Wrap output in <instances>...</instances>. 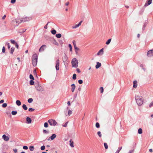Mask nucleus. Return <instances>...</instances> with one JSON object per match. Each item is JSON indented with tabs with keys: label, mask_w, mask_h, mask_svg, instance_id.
Listing matches in <instances>:
<instances>
[{
	"label": "nucleus",
	"mask_w": 153,
	"mask_h": 153,
	"mask_svg": "<svg viewBox=\"0 0 153 153\" xmlns=\"http://www.w3.org/2000/svg\"><path fill=\"white\" fill-rule=\"evenodd\" d=\"M48 122L51 126H55L57 122L55 120L50 119L48 120Z\"/></svg>",
	"instance_id": "nucleus-5"
},
{
	"label": "nucleus",
	"mask_w": 153,
	"mask_h": 153,
	"mask_svg": "<svg viewBox=\"0 0 153 153\" xmlns=\"http://www.w3.org/2000/svg\"><path fill=\"white\" fill-rule=\"evenodd\" d=\"M34 80H30V85H33L34 84L35 85L34 82L33 81Z\"/></svg>",
	"instance_id": "nucleus-30"
},
{
	"label": "nucleus",
	"mask_w": 153,
	"mask_h": 153,
	"mask_svg": "<svg viewBox=\"0 0 153 153\" xmlns=\"http://www.w3.org/2000/svg\"><path fill=\"white\" fill-rule=\"evenodd\" d=\"M2 138L6 141H8L9 139V137L5 134H3L2 135Z\"/></svg>",
	"instance_id": "nucleus-11"
},
{
	"label": "nucleus",
	"mask_w": 153,
	"mask_h": 153,
	"mask_svg": "<svg viewBox=\"0 0 153 153\" xmlns=\"http://www.w3.org/2000/svg\"><path fill=\"white\" fill-rule=\"evenodd\" d=\"M152 0H147L144 4V6L146 7L150 4L152 2Z\"/></svg>",
	"instance_id": "nucleus-10"
},
{
	"label": "nucleus",
	"mask_w": 153,
	"mask_h": 153,
	"mask_svg": "<svg viewBox=\"0 0 153 153\" xmlns=\"http://www.w3.org/2000/svg\"><path fill=\"white\" fill-rule=\"evenodd\" d=\"M72 43L74 45L75 50H79V48H78L76 46V41L75 40H73L72 42Z\"/></svg>",
	"instance_id": "nucleus-13"
},
{
	"label": "nucleus",
	"mask_w": 153,
	"mask_h": 153,
	"mask_svg": "<svg viewBox=\"0 0 153 153\" xmlns=\"http://www.w3.org/2000/svg\"><path fill=\"white\" fill-rule=\"evenodd\" d=\"M33 73L34 75L36 74V75H37L36 71V69H35L34 70V71H33Z\"/></svg>",
	"instance_id": "nucleus-62"
},
{
	"label": "nucleus",
	"mask_w": 153,
	"mask_h": 153,
	"mask_svg": "<svg viewBox=\"0 0 153 153\" xmlns=\"http://www.w3.org/2000/svg\"><path fill=\"white\" fill-rule=\"evenodd\" d=\"M51 31V33L53 35L55 34L56 33V30L53 28H52Z\"/></svg>",
	"instance_id": "nucleus-21"
},
{
	"label": "nucleus",
	"mask_w": 153,
	"mask_h": 153,
	"mask_svg": "<svg viewBox=\"0 0 153 153\" xmlns=\"http://www.w3.org/2000/svg\"><path fill=\"white\" fill-rule=\"evenodd\" d=\"M6 44L7 45V48L8 49H9L10 48V44L9 43H7Z\"/></svg>",
	"instance_id": "nucleus-57"
},
{
	"label": "nucleus",
	"mask_w": 153,
	"mask_h": 153,
	"mask_svg": "<svg viewBox=\"0 0 153 153\" xmlns=\"http://www.w3.org/2000/svg\"><path fill=\"white\" fill-rule=\"evenodd\" d=\"M50 23L49 22H48L47 23L45 26L44 28L45 29H47L48 28L47 26L48 25V24Z\"/></svg>",
	"instance_id": "nucleus-54"
},
{
	"label": "nucleus",
	"mask_w": 153,
	"mask_h": 153,
	"mask_svg": "<svg viewBox=\"0 0 153 153\" xmlns=\"http://www.w3.org/2000/svg\"><path fill=\"white\" fill-rule=\"evenodd\" d=\"M10 41L11 43L13 44H15L16 43L15 41L13 39H11L10 40Z\"/></svg>",
	"instance_id": "nucleus-36"
},
{
	"label": "nucleus",
	"mask_w": 153,
	"mask_h": 153,
	"mask_svg": "<svg viewBox=\"0 0 153 153\" xmlns=\"http://www.w3.org/2000/svg\"><path fill=\"white\" fill-rule=\"evenodd\" d=\"M35 110L34 109L30 108L28 109V111L30 112H33Z\"/></svg>",
	"instance_id": "nucleus-44"
},
{
	"label": "nucleus",
	"mask_w": 153,
	"mask_h": 153,
	"mask_svg": "<svg viewBox=\"0 0 153 153\" xmlns=\"http://www.w3.org/2000/svg\"><path fill=\"white\" fill-rule=\"evenodd\" d=\"M16 104L18 106H20L21 104V102L19 100H17L16 101Z\"/></svg>",
	"instance_id": "nucleus-22"
},
{
	"label": "nucleus",
	"mask_w": 153,
	"mask_h": 153,
	"mask_svg": "<svg viewBox=\"0 0 153 153\" xmlns=\"http://www.w3.org/2000/svg\"><path fill=\"white\" fill-rule=\"evenodd\" d=\"M59 59H57L56 62L55 68L56 71L59 70Z\"/></svg>",
	"instance_id": "nucleus-8"
},
{
	"label": "nucleus",
	"mask_w": 153,
	"mask_h": 153,
	"mask_svg": "<svg viewBox=\"0 0 153 153\" xmlns=\"http://www.w3.org/2000/svg\"><path fill=\"white\" fill-rule=\"evenodd\" d=\"M138 133L139 134H142L143 133V130H142V128H139L138 129Z\"/></svg>",
	"instance_id": "nucleus-28"
},
{
	"label": "nucleus",
	"mask_w": 153,
	"mask_h": 153,
	"mask_svg": "<svg viewBox=\"0 0 153 153\" xmlns=\"http://www.w3.org/2000/svg\"><path fill=\"white\" fill-rule=\"evenodd\" d=\"M7 106V104L6 103H3L2 105V107L3 108H6Z\"/></svg>",
	"instance_id": "nucleus-42"
},
{
	"label": "nucleus",
	"mask_w": 153,
	"mask_h": 153,
	"mask_svg": "<svg viewBox=\"0 0 153 153\" xmlns=\"http://www.w3.org/2000/svg\"><path fill=\"white\" fill-rule=\"evenodd\" d=\"M35 86L38 91H42L44 90L43 88L41 85V84L39 82H37L35 83Z\"/></svg>",
	"instance_id": "nucleus-3"
},
{
	"label": "nucleus",
	"mask_w": 153,
	"mask_h": 153,
	"mask_svg": "<svg viewBox=\"0 0 153 153\" xmlns=\"http://www.w3.org/2000/svg\"><path fill=\"white\" fill-rule=\"evenodd\" d=\"M97 134L98 136L100 137H102V134L101 133V132L100 131H98L97 132Z\"/></svg>",
	"instance_id": "nucleus-40"
},
{
	"label": "nucleus",
	"mask_w": 153,
	"mask_h": 153,
	"mask_svg": "<svg viewBox=\"0 0 153 153\" xmlns=\"http://www.w3.org/2000/svg\"><path fill=\"white\" fill-rule=\"evenodd\" d=\"M122 148V146H121L120 147H119L118 149L117 150L116 152H115V153H119L120 151L121 150Z\"/></svg>",
	"instance_id": "nucleus-23"
},
{
	"label": "nucleus",
	"mask_w": 153,
	"mask_h": 153,
	"mask_svg": "<svg viewBox=\"0 0 153 153\" xmlns=\"http://www.w3.org/2000/svg\"><path fill=\"white\" fill-rule=\"evenodd\" d=\"M95 126L97 128H99L100 127V125L99 123L97 122L95 124Z\"/></svg>",
	"instance_id": "nucleus-33"
},
{
	"label": "nucleus",
	"mask_w": 153,
	"mask_h": 153,
	"mask_svg": "<svg viewBox=\"0 0 153 153\" xmlns=\"http://www.w3.org/2000/svg\"><path fill=\"white\" fill-rule=\"evenodd\" d=\"M101 64L99 62H97V65L95 66V68L96 69H98L101 66Z\"/></svg>",
	"instance_id": "nucleus-18"
},
{
	"label": "nucleus",
	"mask_w": 153,
	"mask_h": 153,
	"mask_svg": "<svg viewBox=\"0 0 153 153\" xmlns=\"http://www.w3.org/2000/svg\"><path fill=\"white\" fill-rule=\"evenodd\" d=\"M68 47L70 48V51L71 52H72V48L71 45V44H68Z\"/></svg>",
	"instance_id": "nucleus-29"
},
{
	"label": "nucleus",
	"mask_w": 153,
	"mask_h": 153,
	"mask_svg": "<svg viewBox=\"0 0 153 153\" xmlns=\"http://www.w3.org/2000/svg\"><path fill=\"white\" fill-rule=\"evenodd\" d=\"M69 142L70 146L72 147H74V142L71 139L69 141Z\"/></svg>",
	"instance_id": "nucleus-19"
},
{
	"label": "nucleus",
	"mask_w": 153,
	"mask_h": 153,
	"mask_svg": "<svg viewBox=\"0 0 153 153\" xmlns=\"http://www.w3.org/2000/svg\"><path fill=\"white\" fill-rule=\"evenodd\" d=\"M6 51L5 48L4 46H3L2 49V52L3 53H5Z\"/></svg>",
	"instance_id": "nucleus-46"
},
{
	"label": "nucleus",
	"mask_w": 153,
	"mask_h": 153,
	"mask_svg": "<svg viewBox=\"0 0 153 153\" xmlns=\"http://www.w3.org/2000/svg\"><path fill=\"white\" fill-rule=\"evenodd\" d=\"M62 35L60 33H58L56 35V36L58 38H59L61 37Z\"/></svg>",
	"instance_id": "nucleus-31"
},
{
	"label": "nucleus",
	"mask_w": 153,
	"mask_h": 153,
	"mask_svg": "<svg viewBox=\"0 0 153 153\" xmlns=\"http://www.w3.org/2000/svg\"><path fill=\"white\" fill-rule=\"evenodd\" d=\"M135 99L137 104L139 106L141 105L143 102V99L142 96L137 95L135 97Z\"/></svg>",
	"instance_id": "nucleus-1"
},
{
	"label": "nucleus",
	"mask_w": 153,
	"mask_h": 153,
	"mask_svg": "<svg viewBox=\"0 0 153 153\" xmlns=\"http://www.w3.org/2000/svg\"><path fill=\"white\" fill-rule=\"evenodd\" d=\"M104 49L102 48L100 49L97 53V55H102L103 54Z\"/></svg>",
	"instance_id": "nucleus-16"
},
{
	"label": "nucleus",
	"mask_w": 153,
	"mask_h": 153,
	"mask_svg": "<svg viewBox=\"0 0 153 153\" xmlns=\"http://www.w3.org/2000/svg\"><path fill=\"white\" fill-rule=\"evenodd\" d=\"M45 149V146L44 145H43V146H42L40 148V149L42 150H44Z\"/></svg>",
	"instance_id": "nucleus-45"
},
{
	"label": "nucleus",
	"mask_w": 153,
	"mask_h": 153,
	"mask_svg": "<svg viewBox=\"0 0 153 153\" xmlns=\"http://www.w3.org/2000/svg\"><path fill=\"white\" fill-rule=\"evenodd\" d=\"M22 107L23 109L25 110H26L27 109V108L25 104H23L22 105Z\"/></svg>",
	"instance_id": "nucleus-25"
},
{
	"label": "nucleus",
	"mask_w": 153,
	"mask_h": 153,
	"mask_svg": "<svg viewBox=\"0 0 153 153\" xmlns=\"http://www.w3.org/2000/svg\"><path fill=\"white\" fill-rule=\"evenodd\" d=\"M147 56L148 57H150L153 56V49H152L148 51L147 53Z\"/></svg>",
	"instance_id": "nucleus-9"
},
{
	"label": "nucleus",
	"mask_w": 153,
	"mask_h": 153,
	"mask_svg": "<svg viewBox=\"0 0 153 153\" xmlns=\"http://www.w3.org/2000/svg\"><path fill=\"white\" fill-rule=\"evenodd\" d=\"M72 111L70 110H69L68 111V114L69 115H70L72 114Z\"/></svg>",
	"instance_id": "nucleus-52"
},
{
	"label": "nucleus",
	"mask_w": 153,
	"mask_h": 153,
	"mask_svg": "<svg viewBox=\"0 0 153 153\" xmlns=\"http://www.w3.org/2000/svg\"><path fill=\"white\" fill-rule=\"evenodd\" d=\"M43 132L44 134H48L49 133V131L46 130L44 129L43 130Z\"/></svg>",
	"instance_id": "nucleus-43"
},
{
	"label": "nucleus",
	"mask_w": 153,
	"mask_h": 153,
	"mask_svg": "<svg viewBox=\"0 0 153 153\" xmlns=\"http://www.w3.org/2000/svg\"><path fill=\"white\" fill-rule=\"evenodd\" d=\"M71 63L72 67L76 68L78 66V62L76 58H73Z\"/></svg>",
	"instance_id": "nucleus-4"
},
{
	"label": "nucleus",
	"mask_w": 153,
	"mask_h": 153,
	"mask_svg": "<svg viewBox=\"0 0 153 153\" xmlns=\"http://www.w3.org/2000/svg\"><path fill=\"white\" fill-rule=\"evenodd\" d=\"M68 59L67 56L65 53V55L62 58V60L65 66L68 65V63L66 62Z\"/></svg>",
	"instance_id": "nucleus-7"
},
{
	"label": "nucleus",
	"mask_w": 153,
	"mask_h": 153,
	"mask_svg": "<svg viewBox=\"0 0 153 153\" xmlns=\"http://www.w3.org/2000/svg\"><path fill=\"white\" fill-rule=\"evenodd\" d=\"M76 70L78 73H80L81 72V71L79 68H77Z\"/></svg>",
	"instance_id": "nucleus-63"
},
{
	"label": "nucleus",
	"mask_w": 153,
	"mask_h": 153,
	"mask_svg": "<svg viewBox=\"0 0 153 153\" xmlns=\"http://www.w3.org/2000/svg\"><path fill=\"white\" fill-rule=\"evenodd\" d=\"M68 123V122H66L64 125H62V126L64 127H66L67 126Z\"/></svg>",
	"instance_id": "nucleus-55"
},
{
	"label": "nucleus",
	"mask_w": 153,
	"mask_h": 153,
	"mask_svg": "<svg viewBox=\"0 0 153 153\" xmlns=\"http://www.w3.org/2000/svg\"><path fill=\"white\" fill-rule=\"evenodd\" d=\"M33 100L32 98H29L27 100L28 102L29 103H31Z\"/></svg>",
	"instance_id": "nucleus-35"
},
{
	"label": "nucleus",
	"mask_w": 153,
	"mask_h": 153,
	"mask_svg": "<svg viewBox=\"0 0 153 153\" xmlns=\"http://www.w3.org/2000/svg\"><path fill=\"white\" fill-rule=\"evenodd\" d=\"M76 75L75 74H73V76H72V79L74 80H75L76 79Z\"/></svg>",
	"instance_id": "nucleus-38"
},
{
	"label": "nucleus",
	"mask_w": 153,
	"mask_h": 153,
	"mask_svg": "<svg viewBox=\"0 0 153 153\" xmlns=\"http://www.w3.org/2000/svg\"><path fill=\"white\" fill-rule=\"evenodd\" d=\"M16 1V0H11V3L12 4H14L15 3Z\"/></svg>",
	"instance_id": "nucleus-59"
},
{
	"label": "nucleus",
	"mask_w": 153,
	"mask_h": 153,
	"mask_svg": "<svg viewBox=\"0 0 153 153\" xmlns=\"http://www.w3.org/2000/svg\"><path fill=\"white\" fill-rule=\"evenodd\" d=\"M71 90L72 92H73L76 88V86L75 84H73L71 85Z\"/></svg>",
	"instance_id": "nucleus-15"
},
{
	"label": "nucleus",
	"mask_w": 153,
	"mask_h": 153,
	"mask_svg": "<svg viewBox=\"0 0 153 153\" xmlns=\"http://www.w3.org/2000/svg\"><path fill=\"white\" fill-rule=\"evenodd\" d=\"M22 19L20 20V23L22 22H25L26 21H28L31 19V17H26L25 18H22Z\"/></svg>",
	"instance_id": "nucleus-6"
},
{
	"label": "nucleus",
	"mask_w": 153,
	"mask_h": 153,
	"mask_svg": "<svg viewBox=\"0 0 153 153\" xmlns=\"http://www.w3.org/2000/svg\"><path fill=\"white\" fill-rule=\"evenodd\" d=\"M45 47H46V45H42L40 47V48L39 49V52H41L42 51H44V49H45L44 48Z\"/></svg>",
	"instance_id": "nucleus-14"
},
{
	"label": "nucleus",
	"mask_w": 153,
	"mask_h": 153,
	"mask_svg": "<svg viewBox=\"0 0 153 153\" xmlns=\"http://www.w3.org/2000/svg\"><path fill=\"white\" fill-rule=\"evenodd\" d=\"M100 90L101 93H102L104 91V89L103 87H101L100 88Z\"/></svg>",
	"instance_id": "nucleus-47"
},
{
	"label": "nucleus",
	"mask_w": 153,
	"mask_h": 153,
	"mask_svg": "<svg viewBox=\"0 0 153 153\" xmlns=\"http://www.w3.org/2000/svg\"><path fill=\"white\" fill-rule=\"evenodd\" d=\"M149 107H151L152 106H153V101L149 105Z\"/></svg>",
	"instance_id": "nucleus-56"
},
{
	"label": "nucleus",
	"mask_w": 153,
	"mask_h": 153,
	"mask_svg": "<svg viewBox=\"0 0 153 153\" xmlns=\"http://www.w3.org/2000/svg\"><path fill=\"white\" fill-rule=\"evenodd\" d=\"M56 137V135L55 134H53L50 137V138H51V140H53Z\"/></svg>",
	"instance_id": "nucleus-17"
},
{
	"label": "nucleus",
	"mask_w": 153,
	"mask_h": 153,
	"mask_svg": "<svg viewBox=\"0 0 153 153\" xmlns=\"http://www.w3.org/2000/svg\"><path fill=\"white\" fill-rule=\"evenodd\" d=\"M134 150H131L129 151V152L128 153H133L134 152Z\"/></svg>",
	"instance_id": "nucleus-64"
},
{
	"label": "nucleus",
	"mask_w": 153,
	"mask_h": 153,
	"mask_svg": "<svg viewBox=\"0 0 153 153\" xmlns=\"http://www.w3.org/2000/svg\"><path fill=\"white\" fill-rule=\"evenodd\" d=\"M26 30V29H23L22 30L20 31L19 33H23L25 32Z\"/></svg>",
	"instance_id": "nucleus-34"
},
{
	"label": "nucleus",
	"mask_w": 153,
	"mask_h": 153,
	"mask_svg": "<svg viewBox=\"0 0 153 153\" xmlns=\"http://www.w3.org/2000/svg\"><path fill=\"white\" fill-rule=\"evenodd\" d=\"M11 114L13 115H16L17 114V111H12L11 112Z\"/></svg>",
	"instance_id": "nucleus-32"
},
{
	"label": "nucleus",
	"mask_w": 153,
	"mask_h": 153,
	"mask_svg": "<svg viewBox=\"0 0 153 153\" xmlns=\"http://www.w3.org/2000/svg\"><path fill=\"white\" fill-rule=\"evenodd\" d=\"M15 50V48L14 47H12L10 49V53L12 54L13 53V52Z\"/></svg>",
	"instance_id": "nucleus-24"
},
{
	"label": "nucleus",
	"mask_w": 153,
	"mask_h": 153,
	"mask_svg": "<svg viewBox=\"0 0 153 153\" xmlns=\"http://www.w3.org/2000/svg\"><path fill=\"white\" fill-rule=\"evenodd\" d=\"M78 82L79 84H82V83H83V81L82 80V79H79V80L78 81Z\"/></svg>",
	"instance_id": "nucleus-51"
},
{
	"label": "nucleus",
	"mask_w": 153,
	"mask_h": 153,
	"mask_svg": "<svg viewBox=\"0 0 153 153\" xmlns=\"http://www.w3.org/2000/svg\"><path fill=\"white\" fill-rule=\"evenodd\" d=\"M104 147L105 149H107L108 148V146L107 145V144L106 143H104Z\"/></svg>",
	"instance_id": "nucleus-39"
},
{
	"label": "nucleus",
	"mask_w": 153,
	"mask_h": 153,
	"mask_svg": "<svg viewBox=\"0 0 153 153\" xmlns=\"http://www.w3.org/2000/svg\"><path fill=\"white\" fill-rule=\"evenodd\" d=\"M148 23V21L147 20H146L144 22V23H143V25H145L146 26Z\"/></svg>",
	"instance_id": "nucleus-50"
},
{
	"label": "nucleus",
	"mask_w": 153,
	"mask_h": 153,
	"mask_svg": "<svg viewBox=\"0 0 153 153\" xmlns=\"http://www.w3.org/2000/svg\"><path fill=\"white\" fill-rule=\"evenodd\" d=\"M29 78L31 79V80H34V78L33 76V75L31 74H30V75Z\"/></svg>",
	"instance_id": "nucleus-37"
},
{
	"label": "nucleus",
	"mask_w": 153,
	"mask_h": 153,
	"mask_svg": "<svg viewBox=\"0 0 153 153\" xmlns=\"http://www.w3.org/2000/svg\"><path fill=\"white\" fill-rule=\"evenodd\" d=\"M79 26L77 24L75 25L74 26L72 27V28L73 29L76 28L78 27Z\"/></svg>",
	"instance_id": "nucleus-49"
},
{
	"label": "nucleus",
	"mask_w": 153,
	"mask_h": 153,
	"mask_svg": "<svg viewBox=\"0 0 153 153\" xmlns=\"http://www.w3.org/2000/svg\"><path fill=\"white\" fill-rule=\"evenodd\" d=\"M26 123L28 124L31 123L32 120L29 117H27L26 119Z\"/></svg>",
	"instance_id": "nucleus-12"
},
{
	"label": "nucleus",
	"mask_w": 153,
	"mask_h": 153,
	"mask_svg": "<svg viewBox=\"0 0 153 153\" xmlns=\"http://www.w3.org/2000/svg\"><path fill=\"white\" fill-rule=\"evenodd\" d=\"M137 81L135 80V81H133V87L134 88H136L137 87Z\"/></svg>",
	"instance_id": "nucleus-20"
},
{
	"label": "nucleus",
	"mask_w": 153,
	"mask_h": 153,
	"mask_svg": "<svg viewBox=\"0 0 153 153\" xmlns=\"http://www.w3.org/2000/svg\"><path fill=\"white\" fill-rule=\"evenodd\" d=\"M13 151L14 152V153H17V149H13Z\"/></svg>",
	"instance_id": "nucleus-60"
},
{
	"label": "nucleus",
	"mask_w": 153,
	"mask_h": 153,
	"mask_svg": "<svg viewBox=\"0 0 153 153\" xmlns=\"http://www.w3.org/2000/svg\"><path fill=\"white\" fill-rule=\"evenodd\" d=\"M30 150L31 151H33L34 149V147L33 146H31L29 147Z\"/></svg>",
	"instance_id": "nucleus-26"
},
{
	"label": "nucleus",
	"mask_w": 153,
	"mask_h": 153,
	"mask_svg": "<svg viewBox=\"0 0 153 153\" xmlns=\"http://www.w3.org/2000/svg\"><path fill=\"white\" fill-rule=\"evenodd\" d=\"M54 44L56 45H59L58 43L56 42L55 40L54 41Z\"/></svg>",
	"instance_id": "nucleus-61"
},
{
	"label": "nucleus",
	"mask_w": 153,
	"mask_h": 153,
	"mask_svg": "<svg viewBox=\"0 0 153 153\" xmlns=\"http://www.w3.org/2000/svg\"><path fill=\"white\" fill-rule=\"evenodd\" d=\"M38 59V56L36 53L34 54L32 57V64L33 66H36L37 64Z\"/></svg>",
	"instance_id": "nucleus-2"
},
{
	"label": "nucleus",
	"mask_w": 153,
	"mask_h": 153,
	"mask_svg": "<svg viewBox=\"0 0 153 153\" xmlns=\"http://www.w3.org/2000/svg\"><path fill=\"white\" fill-rule=\"evenodd\" d=\"M15 44L16 47L18 49L19 48V45L16 42Z\"/></svg>",
	"instance_id": "nucleus-58"
},
{
	"label": "nucleus",
	"mask_w": 153,
	"mask_h": 153,
	"mask_svg": "<svg viewBox=\"0 0 153 153\" xmlns=\"http://www.w3.org/2000/svg\"><path fill=\"white\" fill-rule=\"evenodd\" d=\"M48 123L47 122H45L44 124V126L45 128L48 127Z\"/></svg>",
	"instance_id": "nucleus-41"
},
{
	"label": "nucleus",
	"mask_w": 153,
	"mask_h": 153,
	"mask_svg": "<svg viewBox=\"0 0 153 153\" xmlns=\"http://www.w3.org/2000/svg\"><path fill=\"white\" fill-rule=\"evenodd\" d=\"M146 26L145 25H143V27L142 28V32H143L145 30V27H146Z\"/></svg>",
	"instance_id": "nucleus-48"
},
{
	"label": "nucleus",
	"mask_w": 153,
	"mask_h": 153,
	"mask_svg": "<svg viewBox=\"0 0 153 153\" xmlns=\"http://www.w3.org/2000/svg\"><path fill=\"white\" fill-rule=\"evenodd\" d=\"M111 39H108L107 40V41L106 42V43H105L107 45H109L111 41Z\"/></svg>",
	"instance_id": "nucleus-27"
},
{
	"label": "nucleus",
	"mask_w": 153,
	"mask_h": 153,
	"mask_svg": "<svg viewBox=\"0 0 153 153\" xmlns=\"http://www.w3.org/2000/svg\"><path fill=\"white\" fill-rule=\"evenodd\" d=\"M23 148L25 150H27L28 149V147L26 146H23Z\"/></svg>",
	"instance_id": "nucleus-53"
}]
</instances>
